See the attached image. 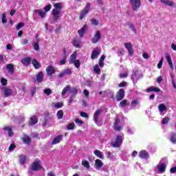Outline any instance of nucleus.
Instances as JSON below:
<instances>
[{
  "instance_id": "obj_1",
  "label": "nucleus",
  "mask_w": 176,
  "mask_h": 176,
  "mask_svg": "<svg viewBox=\"0 0 176 176\" xmlns=\"http://www.w3.org/2000/svg\"><path fill=\"white\" fill-rule=\"evenodd\" d=\"M54 9L52 10L50 19V23L51 24H56L60 19H61V10L63 7L61 6V3H56L54 4Z\"/></svg>"
},
{
  "instance_id": "obj_2",
  "label": "nucleus",
  "mask_w": 176,
  "mask_h": 176,
  "mask_svg": "<svg viewBox=\"0 0 176 176\" xmlns=\"http://www.w3.org/2000/svg\"><path fill=\"white\" fill-rule=\"evenodd\" d=\"M78 54H76V52H74L69 58V64H74V67L76 68H79L80 67V61L79 60H76V56Z\"/></svg>"
},
{
  "instance_id": "obj_3",
  "label": "nucleus",
  "mask_w": 176,
  "mask_h": 176,
  "mask_svg": "<svg viewBox=\"0 0 176 176\" xmlns=\"http://www.w3.org/2000/svg\"><path fill=\"white\" fill-rule=\"evenodd\" d=\"M123 135H117L115 142H111V146H113V148H119V146H120V144L123 142Z\"/></svg>"
},
{
  "instance_id": "obj_4",
  "label": "nucleus",
  "mask_w": 176,
  "mask_h": 176,
  "mask_svg": "<svg viewBox=\"0 0 176 176\" xmlns=\"http://www.w3.org/2000/svg\"><path fill=\"white\" fill-rule=\"evenodd\" d=\"M130 4L132 6L133 10L137 12L141 7V0H129Z\"/></svg>"
},
{
  "instance_id": "obj_5",
  "label": "nucleus",
  "mask_w": 176,
  "mask_h": 176,
  "mask_svg": "<svg viewBox=\"0 0 176 176\" xmlns=\"http://www.w3.org/2000/svg\"><path fill=\"white\" fill-rule=\"evenodd\" d=\"M90 6L91 4L89 3H87L85 8H83L80 14H79L80 20H82L83 18L86 16V14L89 13V10H90Z\"/></svg>"
},
{
  "instance_id": "obj_6",
  "label": "nucleus",
  "mask_w": 176,
  "mask_h": 176,
  "mask_svg": "<svg viewBox=\"0 0 176 176\" xmlns=\"http://www.w3.org/2000/svg\"><path fill=\"white\" fill-rule=\"evenodd\" d=\"M41 164V160H36L32 163L30 170L32 171H38V170H41L42 168V166Z\"/></svg>"
},
{
  "instance_id": "obj_7",
  "label": "nucleus",
  "mask_w": 176,
  "mask_h": 176,
  "mask_svg": "<svg viewBox=\"0 0 176 176\" xmlns=\"http://www.w3.org/2000/svg\"><path fill=\"white\" fill-rule=\"evenodd\" d=\"M142 75L140 74V72H138V70L133 71L131 79L134 85H135V82L140 79V78H142Z\"/></svg>"
},
{
  "instance_id": "obj_8",
  "label": "nucleus",
  "mask_w": 176,
  "mask_h": 176,
  "mask_svg": "<svg viewBox=\"0 0 176 176\" xmlns=\"http://www.w3.org/2000/svg\"><path fill=\"white\" fill-rule=\"evenodd\" d=\"M158 111L160 112V115H161V116H164V115H166V113L167 112V107H166V104L164 103H161L158 105Z\"/></svg>"
},
{
  "instance_id": "obj_9",
  "label": "nucleus",
  "mask_w": 176,
  "mask_h": 176,
  "mask_svg": "<svg viewBox=\"0 0 176 176\" xmlns=\"http://www.w3.org/2000/svg\"><path fill=\"white\" fill-rule=\"evenodd\" d=\"M124 47L128 50L130 56H132L134 54V50L133 49V45L131 43H125Z\"/></svg>"
},
{
  "instance_id": "obj_10",
  "label": "nucleus",
  "mask_w": 176,
  "mask_h": 176,
  "mask_svg": "<svg viewBox=\"0 0 176 176\" xmlns=\"http://www.w3.org/2000/svg\"><path fill=\"white\" fill-rule=\"evenodd\" d=\"M100 53H101V50L98 47L95 48L94 50L91 53V58L92 60H95V58H97V57H98V56H100Z\"/></svg>"
},
{
  "instance_id": "obj_11",
  "label": "nucleus",
  "mask_w": 176,
  "mask_h": 176,
  "mask_svg": "<svg viewBox=\"0 0 176 176\" xmlns=\"http://www.w3.org/2000/svg\"><path fill=\"white\" fill-rule=\"evenodd\" d=\"M72 74V70L71 69H65L59 74V78H64L65 75H71Z\"/></svg>"
},
{
  "instance_id": "obj_12",
  "label": "nucleus",
  "mask_w": 176,
  "mask_h": 176,
  "mask_svg": "<svg viewBox=\"0 0 176 176\" xmlns=\"http://www.w3.org/2000/svg\"><path fill=\"white\" fill-rule=\"evenodd\" d=\"M123 98H124V89H120L116 95V99L117 101H122Z\"/></svg>"
},
{
  "instance_id": "obj_13",
  "label": "nucleus",
  "mask_w": 176,
  "mask_h": 176,
  "mask_svg": "<svg viewBox=\"0 0 176 176\" xmlns=\"http://www.w3.org/2000/svg\"><path fill=\"white\" fill-rule=\"evenodd\" d=\"M102 112V110H96V112L94 114V120L96 123V124H98V120L100 119V116L101 115V113Z\"/></svg>"
},
{
  "instance_id": "obj_14",
  "label": "nucleus",
  "mask_w": 176,
  "mask_h": 176,
  "mask_svg": "<svg viewBox=\"0 0 176 176\" xmlns=\"http://www.w3.org/2000/svg\"><path fill=\"white\" fill-rule=\"evenodd\" d=\"M101 39V32L100 31L96 32L94 38L91 40L92 43H97Z\"/></svg>"
},
{
  "instance_id": "obj_15",
  "label": "nucleus",
  "mask_w": 176,
  "mask_h": 176,
  "mask_svg": "<svg viewBox=\"0 0 176 176\" xmlns=\"http://www.w3.org/2000/svg\"><path fill=\"white\" fill-rule=\"evenodd\" d=\"M139 157H140V159H144L145 160H146L149 159V153H148L145 150L141 151L139 153Z\"/></svg>"
},
{
  "instance_id": "obj_16",
  "label": "nucleus",
  "mask_w": 176,
  "mask_h": 176,
  "mask_svg": "<svg viewBox=\"0 0 176 176\" xmlns=\"http://www.w3.org/2000/svg\"><path fill=\"white\" fill-rule=\"evenodd\" d=\"M113 129L116 131H120L122 130V126H120V120L118 118H116Z\"/></svg>"
},
{
  "instance_id": "obj_17",
  "label": "nucleus",
  "mask_w": 176,
  "mask_h": 176,
  "mask_svg": "<svg viewBox=\"0 0 176 176\" xmlns=\"http://www.w3.org/2000/svg\"><path fill=\"white\" fill-rule=\"evenodd\" d=\"M63 135H57L56 137H55L53 139L51 144L52 145H56L57 144H60V142H61V141H63Z\"/></svg>"
},
{
  "instance_id": "obj_18",
  "label": "nucleus",
  "mask_w": 176,
  "mask_h": 176,
  "mask_svg": "<svg viewBox=\"0 0 176 176\" xmlns=\"http://www.w3.org/2000/svg\"><path fill=\"white\" fill-rule=\"evenodd\" d=\"M46 72L49 76H52V75H53V74H56V69H54V67L53 66L50 65L46 68Z\"/></svg>"
},
{
  "instance_id": "obj_19",
  "label": "nucleus",
  "mask_w": 176,
  "mask_h": 176,
  "mask_svg": "<svg viewBox=\"0 0 176 176\" xmlns=\"http://www.w3.org/2000/svg\"><path fill=\"white\" fill-rule=\"evenodd\" d=\"M166 165L164 163H160L157 164V170L159 173H161V174H163L166 171Z\"/></svg>"
},
{
  "instance_id": "obj_20",
  "label": "nucleus",
  "mask_w": 176,
  "mask_h": 176,
  "mask_svg": "<svg viewBox=\"0 0 176 176\" xmlns=\"http://www.w3.org/2000/svg\"><path fill=\"white\" fill-rule=\"evenodd\" d=\"M104 164H102V162L101 161V160L97 159L95 161V168H96V170H101V168L102 167Z\"/></svg>"
},
{
  "instance_id": "obj_21",
  "label": "nucleus",
  "mask_w": 176,
  "mask_h": 176,
  "mask_svg": "<svg viewBox=\"0 0 176 176\" xmlns=\"http://www.w3.org/2000/svg\"><path fill=\"white\" fill-rule=\"evenodd\" d=\"M32 59L30 57H27V58H24L21 60V63H23V65H25V67H28V65H30V63H31V60Z\"/></svg>"
},
{
  "instance_id": "obj_22",
  "label": "nucleus",
  "mask_w": 176,
  "mask_h": 176,
  "mask_svg": "<svg viewBox=\"0 0 176 176\" xmlns=\"http://www.w3.org/2000/svg\"><path fill=\"white\" fill-rule=\"evenodd\" d=\"M3 130H4V131H8L9 137H13V135H14L13 131H12V126H4L3 128Z\"/></svg>"
},
{
  "instance_id": "obj_23",
  "label": "nucleus",
  "mask_w": 176,
  "mask_h": 176,
  "mask_svg": "<svg viewBox=\"0 0 176 176\" xmlns=\"http://www.w3.org/2000/svg\"><path fill=\"white\" fill-rule=\"evenodd\" d=\"M86 30H87V25H84L82 28L78 31V34L80 37L83 38V35H85V32H86Z\"/></svg>"
},
{
  "instance_id": "obj_24",
  "label": "nucleus",
  "mask_w": 176,
  "mask_h": 176,
  "mask_svg": "<svg viewBox=\"0 0 176 176\" xmlns=\"http://www.w3.org/2000/svg\"><path fill=\"white\" fill-rule=\"evenodd\" d=\"M4 96L5 97H10V96H12L13 94V90L10 88H4Z\"/></svg>"
},
{
  "instance_id": "obj_25",
  "label": "nucleus",
  "mask_w": 176,
  "mask_h": 176,
  "mask_svg": "<svg viewBox=\"0 0 176 176\" xmlns=\"http://www.w3.org/2000/svg\"><path fill=\"white\" fill-rule=\"evenodd\" d=\"M36 123H38V118L36 116H33L29 121V126H34V124H36Z\"/></svg>"
},
{
  "instance_id": "obj_26",
  "label": "nucleus",
  "mask_w": 176,
  "mask_h": 176,
  "mask_svg": "<svg viewBox=\"0 0 176 176\" xmlns=\"http://www.w3.org/2000/svg\"><path fill=\"white\" fill-rule=\"evenodd\" d=\"M21 140L24 144H30L31 142V138L27 135H24Z\"/></svg>"
},
{
  "instance_id": "obj_27",
  "label": "nucleus",
  "mask_w": 176,
  "mask_h": 176,
  "mask_svg": "<svg viewBox=\"0 0 176 176\" xmlns=\"http://www.w3.org/2000/svg\"><path fill=\"white\" fill-rule=\"evenodd\" d=\"M36 80L38 83H41L43 80V72H40L36 76Z\"/></svg>"
},
{
  "instance_id": "obj_28",
  "label": "nucleus",
  "mask_w": 176,
  "mask_h": 176,
  "mask_svg": "<svg viewBox=\"0 0 176 176\" xmlns=\"http://www.w3.org/2000/svg\"><path fill=\"white\" fill-rule=\"evenodd\" d=\"M32 65L35 68V69H39V68H41V64L39 63V62H38V60H36V59L32 60Z\"/></svg>"
},
{
  "instance_id": "obj_29",
  "label": "nucleus",
  "mask_w": 176,
  "mask_h": 176,
  "mask_svg": "<svg viewBox=\"0 0 176 176\" xmlns=\"http://www.w3.org/2000/svg\"><path fill=\"white\" fill-rule=\"evenodd\" d=\"M71 85H67L66 87H64V89L62 91V97H64L65 94H67V91H70Z\"/></svg>"
},
{
  "instance_id": "obj_30",
  "label": "nucleus",
  "mask_w": 176,
  "mask_h": 176,
  "mask_svg": "<svg viewBox=\"0 0 176 176\" xmlns=\"http://www.w3.org/2000/svg\"><path fill=\"white\" fill-rule=\"evenodd\" d=\"M166 58L170 68H171V69H174V67L173 66V60H171V56H170V55H166Z\"/></svg>"
},
{
  "instance_id": "obj_31",
  "label": "nucleus",
  "mask_w": 176,
  "mask_h": 176,
  "mask_svg": "<svg viewBox=\"0 0 176 176\" xmlns=\"http://www.w3.org/2000/svg\"><path fill=\"white\" fill-rule=\"evenodd\" d=\"M94 153L97 157H99V159H104V156L102 155V152L100 151V150H95L94 151Z\"/></svg>"
},
{
  "instance_id": "obj_32",
  "label": "nucleus",
  "mask_w": 176,
  "mask_h": 176,
  "mask_svg": "<svg viewBox=\"0 0 176 176\" xmlns=\"http://www.w3.org/2000/svg\"><path fill=\"white\" fill-rule=\"evenodd\" d=\"M82 166L86 168V170H89L90 168V164L86 160H83L82 161Z\"/></svg>"
},
{
  "instance_id": "obj_33",
  "label": "nucleus",
  "mask_w": 176,
  "mask_h": 176,
  "mask_svg": "<svg viewBox=\"0 0 176 176\" xmlns=\"http://www.w3.org/2000/svg\"><path fill=\"white\" fill-rule=\"evenodd\" d=\"M161 2L162 3H164V5H167L168 6H174V3L169 0H161Z\"/></svg>"
},
{
  "instance_id": "obj_34",
  "label": "nucleus",
  "mask_w": 176,
  "mask_h": 176,
  "mask_svg": "<svg viewBox=\"0 0 176 176\" xmlns=\"http://www.w3.org/2000/svg\"><path fill=\"white\" fill-rule=\"evenodd\" d=\"M146 91L148 93H149L150 91H156L157 93H159V91H160V89H159V87H150L147 89Z\"/></svg>"
},
{
  "instance_id": "obj_35",
  "label": "nucleus",
  "mask_w": 176,
  "mask_h": 176,
  "mask_svg": "<svg viewBox=\"0 0 176 176\" xmlns=\"http://www.w3.org/2000/svg\"><path fill=\"white\" fill-rule=\"evenodd\" d=\"M6 68L9 74H13V72H14V68L13 67V65L12 64L6 65Z\"/></svg>"
},
{
  "instance_id": "obj_36",
  "label": "nucleus",
  "mask_w": 176,
  "mask_h": 176,
  "mask_svg": "<svg viewBox=\"0 0 176 176\" xmlns=\"http://www.w3.org/2000/svg\"><path fill=\"white\" fill-rule=\"evenodd\" d=\"M34 12L35 13H38V16H41L42 19L46 16V12L42 11L41 10H35Z\"/></svg>"
},
{
  "instance_id": "obj_37",
  "label": "nucleus",
  "mask_w": 176,
  "mask_h": 176,
  "mask_svg": "<svg viewBox=\"0 0 176 176\" xmlns=\"http://www.w3.org/2000/svg\"><path fill=\"white\" fill-rule=\"evenodd\" d=\"M25 162H27V157L24 155H21L19 160L20 164H25Z\"/></svg>"
},
{
  "instance_id": "obj_38",
  "label": "nucleus",
  "mask_w": 176,
  "mask_h": 176,
  "mask_svg": "<svg viewBox=\"0 0 176 176\" xmlns=\"http://www.w3.org/2000/svg\"><path fill=\"white\" fill-rule=\"evenodd\" d=\"M106 155L107 156V158L109 159V160H115V155H113V154H112L111 152H106Z\"/></svg>"
},
{
  "instance_id": "obj_39",
  "label": "nucleus",
  "mask_w": 176,
  "mask_h": 176,
  "mask_svg": "<svg viewBox=\"0 0 176 176\" xmlns=\"http://www.w3.org/2000/svg\"><path fill=\"white\" fill-rule=\"evenodd\" d=\"M63 102H54L52 103V107H54V108H62L63 107Z\"/></svg>"
},
{
  "instance_id": "obj_40",
  "label": "nucleus",
  "mask_w": 176,
  "mask_h": 176,
  "mask_svg": "<svg viewBox=\"0 0 176 176\" xmlns=\"http://www.w3.org/2000/svg\"><path fill=\"white\" fill-rule=\"evenodd\" d=\"M63 115H64V112L62 110H59L57 112L56 116L58 119H63Z\"/></svg>"
},
{
  "instance_id": "obj_41",
  "label": "nucleus",
  "mask_w": 176,
  "mask_h": 176,
  "mask_svg": "<svg viewBox=\"0 0 176 176\" xmlns=\"http://www.w3.org/2000/svg\"><path fill=\"white\" fill-rule=\"evenodd\" d=\"M131 107L133 108V109H135L137 105H138V100H133L131 103Z\"/></svg>"
},
{
  "instance_id": "obj_42",
  "label": "nucleus",
  "mask_w": 176,
  "mask_h": 176,
  "mask_svg": "<svg viewBox=\"0 0 176 176\" xmlns=\"http://www.w3.org/2000/svg\"><path fill=\"white\" fill-rule=\"evenodd\" d=\"M170 141L173 144H176V133H172L170 136Z\"/></svg>"
},
{
  "instance_id": "obj_43",
  "label": "nucleus",
  "mask_w": 176,
  "mask_h": 176,
  "mask_svg": "<svg viewBox=\"0 0 176 176\" xmlns=\"http://www.w3.org/2000/svg\"><path fill=\"white\" fill-rule=\"evenodd\" d=\"M33 47L34 50L38 52L39 50V43L38 42H33Z\"/></svg>"
},
{
  "instance_id": "obj_44",
  "label": "nucleus",
  "mask_w": 176,
  "mask_h": 176,
  "mask_svg": "<svg viewBox=\"0 0 176 176\" xmlns=\"http://www.w3.org/2000/svg\"><path fill=\"white\" fill-rule=\"evenodd\" d=\"M69 93H72V94H73L72 96H76V94H78V90L76 89V88H70Z\"/></svg>"
},
{
  "instance_id": "obj_45",
  "label": "nucleus",
  "mask_w": 176,
  "mask_h": 176,
  "mask_svg": "<svg viewBox=\"0 0 176 176\" xmlns=\"http://www.w3.org/2000/svg\"><path fill=\"white\" fill-rule=\"evenodd\" d=\"M170 122V118L166 117L163 118L162 121V124H168V122Z\"/></svg>"
},
{
  "instance_id": "obj_46",
  "label": "nucleus",
  "mask_w": 176,
  "mask_h": 176,
  "mask_svg": "<svg viewBox=\"0 0 176 176\" xmlns=\"http://www.w3.org/2000/svg\"><path fill=\"white\" fill-rule=\"evenodd\" d=\"M67 129L68 130L75 129V123H74V122L69 123L67 126Z\"/></svg>"
},
{
  "instance_id": "obj_47",
  "label": "nucleus",
  "mask_w": 176,
  "mask_h": 176,
  "mask_svg": "<svg viewBox=\"0 0 176 176\" xmlns=\"http://www.w3.org/2000/svg\"><path fill=\"white\" fill-rule=\"evenodd\" d=\"M127 104V100H123L120 102V107L121 108H124Z\"/></svg>"
},
{
  "instance_id": "obj_48",
  "label": "nucleus",
  "mask_w": 176,
  "mask_h": 176,
  "mask_svg": "<svg viewBox=\"0 0 176 176\" xmlns=\"http://www.w3.org/2000/svg\"><path fill=\"white\" fill-rule=\"evenodd\" d=\"M163 61H164V58H161L160 62L157 64V68L160 69L162 68V66L163 65Z\"/></svg>"
},
{
  "instance_id": "obj_49",
  "label": "nucleus",
  "mask_w": 176,
  "mask_h": 176,
  "mask_svg": "<svg viewBox=\"0 0 176 176\" xmlns=\"http://www.w3.org/2000/svg\"><path fill=\"white\" fill-rule=\"evenodd\" d=\"M52 89H44V94H46V96H50L52 94Z\"/></svg>"
},
{
  "instance_id": "obj_50",
  "label": "nucleus",
  "mask_w": 176,
  "mask_h": 176,
  "mask_svg": "<svg viewBox=\"0 0 176 176\" xmlns=\"http://www.w3.org/2000/svg\"><path fill=\"white\" fill-rule=\"evenodd\" d=\"M94 71H95L96 74H100V67L98 66V65H96L94 67Z\"/></svg>"
},
{
  "instance_id": "obj_51",
  "label": "nucleus",
  "mask_w": 176,
  "mask_h": 176,
  "mask_svg": "<svg viewBox=\"0 0 176 176\" xmlns=\"http://www.w3.org/2000/svg\"><path fill=\"white\" fill-rule=\"evenodd\" d=\"M8 21V19H6V13H3L2 14V23L5 24Z\"/></svg>"
},
{
  "instance_id": "obj_52",
  "label": "nucleus",
  "mask_w": 176,
  "mask_h": 176,
  "mask_svg": "<svg viewBox=\"0 0 176 176\" xmlns=\"http://www.w3.org/2000/svg\"><path fill=\"white\" fill-rule=\"evenodd\" d=\"M80 114L82 118H85V119L89 118V114H87V113L86 112L81 111Z\"/></svg>"
},
{
  "instance_id": "obj_53",
  "label": "nucleus",
  "mask_w": 176,
  "mask_h": 176,
  "mask_svg": "<svg viewBox=\"0 0 176 176\" xmlns=\"http://www.w3.org/2000/svg\"><path fill=\"white\" fill-rule=\"evenodd\" d=\"M128 27L129 28H130V30H131V31H133V32H136L135 28H134V25L131 23H128Z\"/></svg>"
},
{
  "instance_id": "obj_54",
  "label": "nucleus",
  "mask_w": 176,
  "mask_h": 176,
  "mask_svg": "<svg viewBox=\"0 0 176 176\" xmlns=\"http://www.w3.org/2000/svg\"><path fill=\"white\" fill-rule=\"evenodd\" d=\"M45 12H50V10L52 9V6L50 4H48L44 7Z\"/></svg>"
},
{
  "instance_id": "obj_55",
  "label": "nucleus",
  "mask_w": 176,
  "mask_h": 176,
  "mask_svg": "<svg viewBox=\"0 0 176 176\" xmlns=\"http://www.w3.org/2000/svg\"><path fill=\"white\" fill-rule=\"evenodd\" d=\"M65 61H67V56H65L63 59L60 60L59 65H64V64H65Z\"/></svg>"
},
{
  "instance_id": "obj_56",
  "label": "nucleus",
  "mask_w": 176,
  "mask_h": 176,
  "mask_svg": "<svg viewBox=\"0 0 176 176\" xmlns=\"http://www.w3.org/2000/svg\"><path fill=\"white\" fill-rule=\"evenodd\" d=\"M1 82L3 86H6V85H8V80L6 78H1Z\"/></svg>"
},
{
  "instance_id": "obj_57",
  "label": "nucleus",
  "mask_w": 176,
  "mask_h": 176,
  "mask_svg": "<svg viewBox=\"0 0 176 176\" xmlns=\"http://www.w3.org/2000/svg\"><path fill=\"white\" fill-rule=\"evenodd\" d=\"M91 24H93V25H98V21H97L96 19H92Z\"/></svg>"
},
{
  "instance_id": "obj_58",
  "label": "nucleus",
  "mask_w": 176,
  "mask_h": 176,
  "mask_svg": "<svg viewBox=\"0 0 176 176\" xmlns=\"http://www.w3.org/2000/svg\"><path fill=\"white\" fill-rule=\"evenodd\" d=\"M22 27H24V23H20L17 25L16 26V30L17 31L20 30V29L22 28Z\"/></svg>"
},
{
  "instance_id": "obj_59",
  "label": "nucleus",
  "mask_w": 176,
  "mask_h": 176,
  "mask_svg": "<svg viewBox=\"0 0 176 176\" xmlns=\"http://www.w3.org/2000/svg\"><path fill=\"white\" fill-rule=\"evenodd\" d=\"M127 133H128V134H134V129H133L130 127H128Z\"/></svg>"
},
{
  "instance_id": "obj_60",
  "label": "nucleus",
  "mask_w": 176,
  "mask_h": 176,
  "mask_svg": "<svg viewBox=\"0 0 176 176\" xmlns=\"http://www.w3.org/2000/svg\"><path fill=\"white\" fill-rule=\"evenodd\" d=\"M16 148V145L14 144H10L9 146V151L10 152H12V151H14V148Z\"/></svg>"
},
{
  "instance_id": "obj_61",
  "label": "nucleus",
  "mask_w": 176,
  "mask_h": 176,
  "mask_svg": "<svg viewBox=\"0 0 176 176\" xmlns=\"http://www.w3.org/2000/svg\"><path fill=\"white\" fill-rule=\"evenodd\" d=\"M128 76H129V73H127V72L121 73L120 74V78H127Z\"/></svg>"
},
{
  "instance_id": "obj_62",
  "label": "nucleus",
  "mask_w": 176,
  "mask_h": 176,
  "mask_svg": "<svg viewBox=\"0 0 176 176\" xmlns=\"http://www.w3.org/2000/svg\"><path fill=\"white\" fill-rule=\"evenodd\" d=\"M170 173L171 174H175L176 173V166H174L170 169Z\"/></svg>"
},
{
  "instance_id": "obj_63",
  "label": "nucleus",
  "mask_w": 176,
  "mask_h": 176,
  "mask_svg": "<svg viewBox=\"0 0 176 176\" xmlns=\"http://www.w3.org/2000/svg\"><path fill=\"white\" fill-rule=\"evenodd\" d=\"M75 122L78 124H83V121H82L81 120H80L79 118H76L75 120Z\"/></svg>"
},
{
  "instance_id": "obj_64",
  "label": "nucleus",
  "mask_w": 176,
  "mask_h": 176,
  "mask_svg": "<svg viewBox=\"0 0 176 176\" xmlns=\"http://www.w3.org/2000/svg\"><path fill=\"white\" fill-rule=\"evenodd\" d=\"M21 45H27L28 43V40L27 39H22L21 40Z\"/></svg>"
}]
</instances>
